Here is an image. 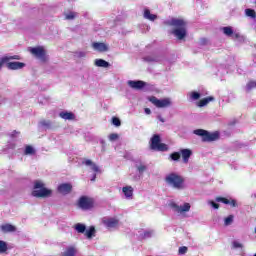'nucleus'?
<instances>
[{
    "label": "nucleus",
    "mask_w": 256,
    "mask_h": 256,
    "mask_svg": "<svg viewBox=\"0 0 256 256\" xmlns=\"http://www.w3.org/2000/svg\"><path fill=\"white\" fill-rule=\"evenodd\" d=\"M163 23L168 27V33L176 37L178 41H183L187 37V21L183 18L172 17Z\"/></svg>",
    "instance_id": "nucleus-1"
},
{
    "label": "nucleus",
    "mask_w": 256,
    "mask_h": 256,
    "mask_svg": "<svg viewBox=\"0 0 256 256\" xmlns=\"http://www.w3.org/2000/svg\"><path fill=\"white\" fill-rule=\"evenodd\" d=\"M31 195L37 199H49V197H53V190L46 188L45 182L42 180H35Z\"/></svg>",
    "instance_id": "nucleus-2"
},
{
    "label": "nucleus",
    "mask_w": 256,
    "mask_h": 256,
    "mask_svg": "<svg viewBox=\"0 0 256 256\" xmlns=\"http://www.w3.org/2000/svg\"><path fill=\"white\" fill-rule=\"evenodd\" d=\"M165 183L168 185V187L176 189L177 191H183V189H185V179L175 172H171L166 175Z\"/></svg>",
    "instance_id": "nucleus-3"
},
{
    "label": "nucleus",
    "mask_w": 256,
    "mask_h": 256,
    "mask_svg": "<svg viewBox=\"0 0 256 256\" xmlns=\"http://www.w3.org/2000/svg\"><path fill=\"white\" fill-rule=\"evenodd\" d=\"M21 57L19 55L14 56H4L0 59V69H2L3 65L6 64L7 69L10 71H18L19 69H23L25 67V63L23 62H10L13 60L19 61Z\"/></svg>",
    "instance_id": "nucleus-4"
},
{
    "label": "nucleus",
    "mask_w": 256,
    "mask_h": 256,
    "mask_svg": "<svg viewBox=\"0 0 256 256\" xmlns=\"http://www.w3.org/2000/svg\"><path fill=\"white\" fill-rule=\"evenodd\" d=\"M194 135L202 138L204 143H211L213 141H218L219 132H209L203 129H196L193 131Z\"/></svg>",
    "instance_id": "nucleus-5"
},
{
    "label": "nucleus",
    "mask_w": 256,
    "mask_h": 256,
    "mask_svg": "<svg viewBox=\"0 0 256 256\" xmlns=\"http://www.w3.org/2000/svg\"><path fill=\"white\" fill-rule=\"evenodd\" d=\"M150 149L152 151H167L169 147H167V144L161 143V136L159 134H154L150 139Z\"/></svg>",
    "instance_id": "nucleus-6"
},
{
    "label": "nucleus",
    "mask_w": 256,
    "mask_h": 256,
    "mask_svg": "<svg viewBox=\"0 0 256 256\" xmlns=\"http://www.w3.org/2000/svg\"><path fill=\"white\" fill-rule=\"evenodd\" d=\"M29 52L31 53V55L36 57V59H39L40 61H43L44 63L48 59L47 50L43 46L31 47V48H29Z\"/></svg>",
    "instance_id": "nucleus-7"
},
{
    "label": "nucleus",
    "mask_w": 256,
    "mask_h": 256,
    "mask_svg": "<svg viewBox=\"0 0 256 256\" xmlns=\"http://www.w3.org/2000/svg\"><path fill=\"white\" fill-rule=\"evenodd\" d=\"M150 103L158 107V109H165V107H171V98L158 99L155 96L149 98Z\"/></svg>",
    "instance_id": "nucleus-8"
},
{
    "label": "nucleus",
    "mask_w": 256,
    "mask_h": 256,
    "mask_svg": "<svg viewBox=\"0 0 256 256\" xmlns=\"http://www.w3.org/2000/svg\"><path fill=\"white\" fill-rule=\"evenodd\" d=\"M169 207L174 211V213H178L179 215H183L184 213H189L191 211V204L187 202L182 205L171 202Z\"/></svg>",
    "instance_id": "nucleus-9"
},
{
    "label": "nucleus",
    "mask_w": 256,
    "mask_h": 256,
    "mask_svg": "<svg viewBox=\"0 0 256 256\" xmlns=\"http://www.w3.org/2000/svg\"><path fill=\"white\" fill-rule=\"evenodd\" d=\"M78 207L80 209H83L84 211H87V210L91 209V207H93V200L89 197L82 196L78 200Z\"/></svg>",
    "instance_id": "nucleus-10"
},
{
    "label": "nucleus",
    "mask_w": 256,
    "mask_h": 256,
    "mask_svg": "<svg viewBox=\"0 0 256 256\" xmlns=\"http://www.w3.org/2000/svg\"><path fill=\"white\" fill-rule=\"evenodd\" d=\"M102 223L107 229H116V227H119V219L116 217H105L102 219Z\"/></svg>",
    "instance_id": "nucleus-11"
},
{
    "label": "nucleus",
    "mask_w": 256,
    "mask_h": 256,
    "mask_svg": "<svg viewBox=\"0 0 256 256\" xmlns=\"http://www.w3.org/2000/svg\"><path fill=\"white\" fill-rule=\"evenodd\" d=\"M92 49L98 51V53H107L109 51V44L105 42H94L92 43Z\"/></svg>",
    "instance_id": "nucleus-12"
},
{
    "label": "nucleus",
    "mask_w": 256,
    "mask_h": 256,
    "mask_svg": "<svg viewBox=\"0 0 256 256\" xmlns=\"http://www.w3.org/2000/svg\"><path fill=\"white\" fill-rule=\"evenodd\" d=\"M72 190L73 185H71V183H62L57 188L58 193H61V195H69Z\"/></svg>",
    "instance_id": "nucleus-13"
},
{
    "label": "nucleus",
    "mask_w": 256,
    "mask_h": 256,
    "mask_svg": "<svg viewBox=\"0 0 256 256\" xmlns=\"http://www.w3.org/2000/svg\"><path fill=\"white\" fill-rule=\"evenodd\" d=\"M127 85H128V87H131V89L140 91V89H143V87H145L146 83L141 80H129L127 82Z\"/></svg>",
    "instance_id": "nucleus-14"
},
{
    "label": "nucleus",
    "mask_w": 256,
    "mask_h": 256,
    "mask_svg": "<svg viewBox=\"0 0 256 256\" xmlns=\"http://www.w3.org/2000/svg\"><path fill=\"white\" fill-rule=\"evenodd\" d=\"M191 155H193V151L189 148L180 149V157H182L183 163H189V159H191Z\"/></svg>",
    "instance_id": "nucleus-15"
},
{
    "label": "nucleus",
    "mask_w": 256,
    "mask_h": 256,
    "mask_svg": "<svg viewBox=\"0 0 256 256\" xmlns=\"http://www.w3.org/2000/svg\"><path fill=\"white\" fill-rule=\"evenodd\" d=\"M133 192L134 189L132 188V186L127 185L122 187V194L124 198L127 199V201H131L133 199Z\"/></svg>",
    "instance_id": "nucleus-16"
},
{
    "label": "nucleus",
    "mask_w": 256,
    "mask_h": 256,
    "mask_svg": "<svg viewBox=\"0 0 256 256\" xmlns=\"http://www.w3.org/2000/svg\"><path fill=\"white\" fill-rule=\"evenodd\" d=\"M77 246L70 245L67 246L62 252L61 256H76L77 255Z\"/></svg>",
    "instance_id": "nucleus-17"
},
{
    "label": "nucleus",
    "mask_w": 256,
    "mask_h": 256,
    "mask_svg": "<svg viewBox=\"0 0 256 256\" xmlns=\"http://www.w3.org/2000/svg\"><path fill=\"white\" fill-rule=\"evenodd\" d=\"M217 203H224V205H231L232 207H237V200L235 199H227L224 197H216Z\"/></svg>",
    "instance_id": "nucleus-18"
},
{
    "label": "nucleus",
    "mask_w": 256,
    "mask_h": 256,
    "mask_svg": "<svg viewBox=\"0 0 256 256\" xmlns=\"http://www.w3.org/2000/svg\"><path fill=\"white\" fill-rule=\"evenodd\" d=\"M1 233H15L17 231V227H15L13 224H2L0 226Z\"/></svg>",
    "instance_id": "nucleus-19"
},
{
    "label": "nucleus",
    "mask_w": 256,
    "mask_h": 256,
    "mask_svg": "<svg viewBox=\"0 0 256 256\" xmlns=\"http://www.w3.org/2000/svg\"><path fill=\"white\" fill-rule=\"evenodd\" d=\"M222 31L226 37H235V39H239L238 33H233V28L231 26H226L222 28Z\"/></svg>",
    "instance_id": "nucleus-20"
},
{
    "label": "nucleus",
    "mask_w": 256,
    "mask_h": 256,
    "mask_svg": "<svg viewBox=\"0 0 256 256\" xmlns=\"http://www.w3.org/2000/svg\"><path fill=\"white\" fill-rule=\"evenodd\" d=\"M83 165H86V167H90L91 171H94V173H100L99 166L97 164L93 163L91 160H84L82 162Z\"/></svg>",
    "instance_id": "nucleus-21"
},
{
    "label": "nucleus",
    "mask_w": 256,
    "mask_h": 256,
    "mask_svg": "<svg viewBox=\"0 0 256 256\" xmlns=\"http://www.w3.org/2000/svg\"><path fill=\"white\" fill-rule=\"evenodd\" d=\"M59 117L65 121H73V119H75V114L72 112L62 111L59 113Z\"/></svg>",
    "instance_id": "nucleus-22"
},
{
    "label": "nucleus",
    "mask_w": 256,
    "mask_h": 256,
    "mask_svg": "<svg viewBox=\"0 0 256 256\" xmlns=\"http://www.w3.org/2000/svg\"><path fill=\"white\" fill-rule=\"evenodd\" d=\"M94 65L95 67H102L103 69L111 67V64H109V62L105 61L104 59H95Z\"/></svg>",
    "instance_id": "nucleus-23"
},
{
    "label": "nucleus",
    "mask_w": 256,
    "mask_h": 256,
    "mask_svg": "<svg viewBox=\"0 0 256 256\" xmlns=\"http://www.w3.org/2000/svg\"><path fill=\"white\" fill-rule=\"evenodd\" d=\"M135 168L140 175H143V173L147 171V165L141 161H136Z\"/></svg>",
    "instance_id": "nucleus-24"
},
{
    "label": "nucleus",
    "mask_w": 256,
    "mask_h": 256,
    "mask_svg": "<svg viewBox=\"0 0 256 256\" xmlns=\"http://www.w3.org/2000/svg\"><path fill=\"white\" fill-rule=\"evenodd\" d=\"M211 101H215V98H213V96H209V97H206L202 100H200L197 105L198 107H205L207 105H209V103H211Z\"/></svg>",
    "instance_id": "nucleus-25"
},
{
    "label": "nucleus",
    "mask_w": 256,
    "mask_h": 256,
    "mask_svg": "<svg viewBox=\"0 0 256 256\" xmlns=\"http://www.w3.org/2000/svg\"><path fill=\"white\" fill-rule=\"evenodd\" d=\"M144 19H147L148 21H155L157 19V15L151 14V10L145 9L143 14Z\"/></svg>",
    "instance_id": "nucleus-26"
},
{
    "label": "nucleus",
    "mask_w": 256,
    "mask_h": 256,
    "mask_svg": "<svg viewBox=\"0 0 256 256\" xmlns=\"http://www.w3.org/2000/svg\"><path fill=\"white\" fill-rule=\"evenodd\" d=\"M73 229H75V231L77 233H85V231H87V226L83 223H77L73 226Z\"/></svg>",
    "instance_id": "nucleus-27"
},
{
    "label": "nucleus",
    "mask_w": 256,
    "mask_h": 256,
    "mask_svg": "<svg viewBox=\"0 0 256 256\" xmlns=\"http://www.w3.org/2000/svg\"><path fill=\"white\" fill-rule=\"evenodd\" d=\"M97 231L95 230V226H90L89 229H87L84 233L87 239H93L95 237V233Z\"/></svg>",
    "instance_id": "nucleus-28"
},
{
    "label": "nucleus",
    "mask_w": 256,
    "mask_h": 256,
    "mask_svg": "<svg viewBox=\"0 0 256 256\" xmlns=\"http://www.w3.org/2000/svg\"><path fill=\"white\" fill-rule=\"evenodd\" d=\"M144 61H146V63H158L160 59H159V56L150 55V56L144 57Z\"/></svg>",
    "instance_id": "nucleus-29"
},
{
    "label": "nucleus",
    "mask_w": 256,
    "mask_h": 256,
    "mask_svg": "<svg viewBox=\"0 0 256 256\" xmlns=\"http://www.w3.org/2000/svg\"><path fill=\"white\" fill-rule=\"evenodd\" d=\"M233 221H235V216L233 214L228 215L224 218L225 227H229V225H233Z\"/></svg>",
    "instance_id": "nucleus-30"
},
{
    "label": "nucleus",
    "mask_w": 256,
    "mask_h": 256,
    "mask_svg": "<svg viewBox=\"0 0 256 256\" xmlns=\"http://www.w3.org/2000/svg\"><path fill=\"white\" fill-rule=\"evenodd\" d=\"M64 17L67 21H73L77 17V13L72 11L65 12Z\"/></svg>",
    "instance_id": "nucleus-31"
},
{
    "label": "nucleus",
    "mask_w": 256,
    "mask_h": 256,
    "mask_svg": "<svg viewBox=\"0 0 256 256\" xmlns=\"http://www.w3.org/2000/svg\"><path fill=\"white\" fill-rule=\"evenodd\" d=\"M246 17H250V19H256V12L255 10L251 9V8H247L244 11Z\"/></svg>",
    "instance_id": "nucleus-32"
},
{
    "label": "nucleus",
    "mask_w": 256,
    "mask_h": 256,
    "mask_svg": "<svg viewBox=\"0 0 256 256\" xmlns=\"http://www.w3.org/2000/svg\"><path fill=\"white\" fill-rule=\"evenodd\" d=\"M189 97H190V99H192V101H197V100L201 99V94L199 92L193 91V92L189 93Z\"/></svg>",
    "instance_id": "nucleus-33"
},
{
    "label": "nucleus",
    "mask_w": 256,
    "mask_h": 256,
    "mask_svg": "<svg viewBox=\"0 0 256 256\" xmlns=\"http://www.w3.org/2000/svg\"><path fill=\"white\" fill-rule=\"evenodd\" d=\"M153 235H155V230H145L142 237L143 239H150Z\"/></svg>",
    "instance_id": "nucleus-34"
},
{
    "label": "nucleus",
    "mask_w": 256,
    "mask_h": 256,
    "mask_svg": "<svg viewBox=\"0 0 256 256\" xmlns=\"http://www.w3.org/2000/svg\"><path fill=\"white\" fill-rule=\"evenodd\" d=\"M7 249H9L7 242L0 240V254L7 253Z\"/></svg>",
    "instance_id": "nucleus-35"
},
{
    "label": "nucleus",
    "mask_w": 256,
    "mask_h": 256,
    "mask_svg": "<svg viewBox=\"0 0 256 256\" xmlns=\"http://www.w3.org/2000/svg\"><path fill=\"white\" fill-rule=\"evenodd\" d=\"M169 159H171V161H179L181 159V153L173 152L172 154H170Z\"/></svg>",
    "instance_id": "nucleus-36"
},
{
    "label": "nucleus",
    "mask_w": 256,
    "mask_h": 256,
    "mask_svg": "<svg viewBox=\"0 0 256 256\" xmlns=\"http://www.w3.org/2000/svg\"><path fill=\"white\" fill-rule=\"evenodd\" d=\"M24 155H35V149L32 146L27 145L24 150Z\"/></svg>",
    "instance_id": "nucleus-37"
},
{
    "label": "nucleus",
    "mask_w": 256,
    "mask_h": 256,
    "mask_svg": "<svg viewBox=\"0 0 256 256\" xmlns=\"http://www.w3.org/2000/svg\"><path fill=\"white\" fill-rule=\"evenodd\" d=\"M14 149H17V144L15 142H9L6 146V150L9 151Z\"/></svg>",
    "instance_id": "nucleus-38"
},
{
    "label": "nucleus",
    "mask_w": 256,
    "mask_h": 256,
    "mask_svg": "<svg viewBox=\"0 0 256 256\" xmlns=\"http://www.w3.org/2000/svg\"><path fill=\"white\" fill-rule=\"evenodd\" d=\"M112 125H114L115 127H121V120H119V118H117V117H113Z\"/></svg>",
    "instance_id": "nucleus-39"
},
{
    "label": "nucleus",
    "mask_w": 256,
    "mask_h": 256,
    "mask_svg": "<svg viewBox=\"0 0 256 256\" xmlns=\"http://www.w3.org/2000/svg\"><path fill=\"white\" fill-rule=\"evenodd\" d=\"M232 247L233 249H243V244L239 241H234L232 243Z\"/></svg>",
    "instance_id": "nucleus-40"
},
{
    "label": "nucleus",
    "mask_w": 256,
    "mask_h": 256,
    "mask_svg": "<svg viewBox=\"0 0 256 256\" xmlns=\"http://www.w3.org/2000/svg\"><path fill=\"white\" fill-rule=\"evenodd\" d=\"M109 141H117L119 139V134L117 133H112L108 136Z\"/></svg>",
    "instance_id": "nucleus-41"
},
{
    "label": "nucleus",
    "mask_w": 256,
    "mask_h": 256,
    "mask_svg": "<svg viewBox=\"0 0 256 256\" xmlns=\"http://www.w3.org/2000/svg\"><path fill=\"white\" fill-rule=\"evenodd\" d=\"M208 205H211L213 209H219V204H217L215 201L213 200H208Z\"/></svg>",
    "instance_id": "nucleus-42"
},
{
    "label": "nucleus",
    "mask_w": 256,
    "mask_h": 256,
    "mask_svg": "<svg viewBox=\"0 0 256 256\" xmlns=\"http://www.w3.org/2000/svg\"><path fill=\"white\" fill-rule=\"evenodd\" d=\"M76 57H79L80 59L87 57V52H84V51L76 52Z\"/></svg>",
    "instance_id": "nucleus-43"
},
{
    "label": "nucleus",
    "mask_w": 256,
    "mask_h": 256,
    "mask_svg": "<svg viewBox=\"0 0 256 256\" xmlns=\"http://www.w3.org/2000/svg\"><path fill=\"white\" fill-rule=\"evenodd\" d=\"M41 125H43V127H47L49 129V127H51L52 123L49 120H43L41 122Z\"/></svg>",
    "instance_id": "nucleus-44"
},
{
    "label": "nucleus",
    "mask_w": 256,
    "mask_h": 256,
    "mask_svg": "<svg viewBox=\"0 0 256 256\" xmlns=\"http://www.w3.org/2000/svg\"><path fill=\"white\" fill-rule=\"evenodd\" d=\"M179 255H185V253H187V247L186 246H182L179 248L178 250Z\"/></svg>",
    "instance_id": "nucleus-45"
},
{
    "label": "nucleus",
    "mask_w": 256,
    "mask_h": 256,
    "mask_svg": "<svg viewBox=\"0 0 256 256\" xmlns=\"http://www.w3.org/2000/svg\"><path fill=\"white\" fill-rule=\"evenodd\" d=\"M200 45H207V38H201Z\"/></svg>",
    "instance_id": "nucleus-46"
},
{
    "label": "nucleus",
    "mask_w": 256,
    "mask_h": 256,
    "mask_svg": "<svg viewBox=\"0 0 256 256\" xmlns=\"http://www.w3.org/2000/svg\"><path fill=\"white\" fill-rule=\"evenodd\" d=\"M157 119H158V121H160L161 123H165V118H163V116L158 115V116H157Z\"/></svg>",
    "instance_id": "nucleus-47"
},
{
    "label": "nucleus",
    "mask_w": 256,
    "mask_h": 256,
    "mask_svg": "<svg viewBox=\"0 0 256 256\" xmlns=\"http://www.w3.org/2000/svg\"><path fill=\"white\" fill-rule=\"evenodd\" d=\"M144 112L146 113V115H151V109L149 108H145Z\"/></svg>",
    "instance_id": "nucleus-48"
},
{
    "label": "nucleus",
    "mask_w": 256,
    "mask_h": 256,
    "mask_svg": "<svg viewBox=\"0 0 256 256\" xmlns=\"http://www.w3.org/2000/svg\"><path fill=\"white\" fill-rule=\"evenodd\" d=\"M17 135H19V132H13L12 133V138L17 137Z\"/></svg>",
    "instance_id": "nucleus-49"
},
{
    "label": "nucleus",
    "mask_w": 256,
    "mask_h": 256,
    "mask_svg": "<svg viewBox=\"0 0 256 256\" xmlns=\"http://www.w3.org/2000/svg\"><path fill=\"white\" fill-rule=\"evenodd\" d=\"M95 179H97V175L94 174V176L92 177L91 181H95Z\"/></svg>",
    "instance_id": "nucleus-50"
}]
</instances>
